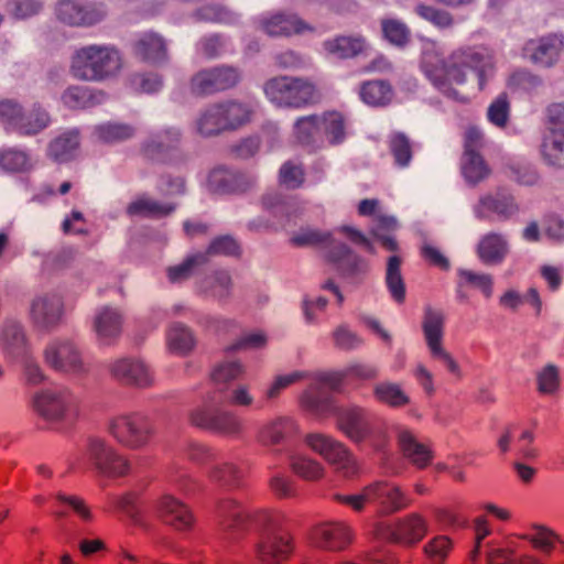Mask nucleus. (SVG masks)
<instances>
[{"mask_svg":"<svg viewBox=\"0 0 564 564\" xmlns=\"http://www.w3.org/2000/svg\"><path fill=\"white\" fill-rule=\"evenodd\" d=\"M377 376V370L367 365H354L343 372H322L315 376L310 388L303 393L301 402L303 406L318 416H337V427L349 440L356 443L366 440L381 451L387 442L386 435H380V443L375 442V422L358 406L337 408L333 399V392L341 391L352 381L369 380Z\"/></svg>","mask_w":564,"mask_h":564,"instance_id":"1","label":"nucleus"},{"mask_svg":"<svg viewBox=\"0 0 564 564\" xmlns=\"http://www.w3.org/2000/svg\"><path fill=\"white\" fill-rule=\"evenodd\" d=\"M420 67L441 94L465 102L467 98L459 87L466 84L467 73L476 74L478 87L482 90L495 75L496 61L492 51L485 46H462L444 59L436 43L429 41L423 45Z\"/></svg>","mask_w":564,"mask_h":564,"instance_id":"2","label":"nucleus"},{"mask_svg":"<svg viewBox=\"0 0 564 564\" xmlns=\"http://www.w3.org/2000/svg\"><path fill=\"white\" fill-rule=\"evenodd\" d=\"M220 540L230 543L239 540L250 527L259 529L257 556L261 564H280L282 558V534L278 517L261 511L254 514L246 512L234 499L218 502Z\"/></svg>","mask_w":564,"mask_h":564,"instance_id":"3","label":"nucleus"},{"mask_svg":"<svg viewBox=\"0 0 564 564\" xmlns=\"http://www.w3.org/2000/svg\"><path fill=\"white\" fill-rule=\"evenodd\" d=\"M560 536L550 528L533 524L524 532L512 534L498 542H491L487 551V564H549L547 560L538 554L525 552V544L549 556Z\"/></svg>","mask_w":564,"mask_h":564,"instance_id":"4","label":"nucleus"},{"mask_svg":"<svg viewBox=\"0 0 564 564\" xmlns=\"http://www.w3.org/2000/svg\"><path fill=\"white\" fill-rule=\"evenodd\" d=\"M347 127V119L343 112L328 110L300 117L293 124L291 138L307 152H316L344 142Z\"/></svg>","mask_w":564,"mask_h":564,"instance_id":"5","label":"nucleus"},{"mask_svg":"<svg viewBox=\"0 0 564 564\" xmlns=\"http://www.w3.org/2000/svg\"><path fill=\"white\" fill-rule=\"evenodd\" d=\"M120 67L121 57L115 47L94 44L75 52L70 70L77 79L100 82L113 76Z\"/></svg>","mask_w":564,"mask_h":564,"instance_id":"6","label":"nucleus"},{"mask_svg":"<svg viewBox=\"0 0 564 564\" xmlns=\"http://www.w3.org/2000/svg\"><path fill=\"white\" fill-rule=\"evenodd\" d=\"M0 121L7 131L21 137H34L50 127L52 119L48 111L39 102L25 110L12 99L0 101Z\"/></svg>","mask_w":564,"mask_h":564,"instance_id":"7","label":"nucleus"},{"mask_svg":"<svg viewBox=\"0 0 564 564\" xmlns=\"http://www.w3.org/2000/svg\"><path fill=\"white\" fill-rule=\"evenodd\" d=\"M430 532L429 519L417 512H409L392 522L379 521L375 524L373 535L404 547L420 544Z\"/></svg>","mask_w":564,"mask_h":564,"instance_id":"8","label":"nucleus"},{"mask_svg":"<svg viewBox=\"0 0 564 564\" xmlns=\"http://www.w3.org/2000/svg\"><path fill=\"white\" fill-rule=\"evenodd\" d=\"M107 430L119 444L131 449L143 448L155 434L153 421L141 411L126 412L111 417Z\"/></svg>","mask_w":564,"mask_h":564,"instance_id":"9","label":"nucleus"},{"mask_svg":"<svg viewBox=\"0 0 564 564\" xmlns=\"http://www.w3.org/2000/svg\"><path fill=\"white\" fill-rule=\"evenodd\" d=\"M313 452L321 455L335 470L346 479H354L360 474V466L352 453L340 442L322 433H311L304 438Z\"/></svg>","mask_w":564,"mask_h":564,"instance_id":"10","label":"nucleus"},{"mask_svg":"<svg viewBox=\"0 0 564 564\" xmlns=\"http://www.w3.org/2000/svg\"><path fill=\"white\" fill-rule=\"evenodd\" d=\"M189 420L199 429L225 436H237L243 429L241 420L234 412L216 404L214 398L194 409Z\"/></svg>","mask_w":564,"mask_h":564,"instance_id":"11","label":"nucleus"},{"mask_svg":"<svg viewBox=\"0 0 564 564\" xmlns=\"http://www.w3.org/2000/svg\"><path fill=\"white\" fill-rule=\"evenodd\" d=\"M43 360L56 372L73 376H83L88 372L79 347L69 338L51 339L43 350Z\"/></svg>","mask_w":564,"mask_h":564,"instance_id":"12","label":"nucleus"},{"mask_svg":"<svg viewBox=\"0 0 564 564\" xmlns=\"http://www.w3.org/2000/svg\"><path fill=\"white\" fill-rule=\"evenodd\" d=\"M35 412L47 421H69L77 416V400L67 388L39 391L33 397Z\"/></svg>","mask_w":564,"mask_h":564,"instance_id":"13","label":"nucleus"},{"mask_svg":"<svg viewBox=\"0 0 564 564\" xmlns=\"http://www.w3.org/2000/svg\"><path fill=\"white\" fill-rule=\"evenodd\" d=\"M310 540L317 549L328 552H341L352 544L355 531L344 520L324 521L311 530Z\"/></svg>","mask_w":564,"mask_h":564,"instance_id":"14","label":"nucleus"},{"mask_svg":"<svg viewBox=\"0 0 564 564\" xmlns=\"http://www.w3.org/2000/svg\"><path fill=\"white\" fill-rule=\"evenodd\" d=\"M107 10L102 3L85 0H61L56 6L58 21L69 26H91L102 21Z\"/></svg>","mask_w":564,"mask_h":564,"instance_id":"15","label":"nucleus"},{"mask_svg":"<svg viewBox=\"0 0 564 564\" xmlns=\"http://www.w3.org/2000/svg\"><path fill=\"white\" fill-rule=\"evenodd\" d=\"M108 371L116 381L135 388L145 389L153 384V372L142 359L131 356L109 361Z\"/></svg>","mask_w":564,"mask_h":564,"instance_id":"16","label":"nucleus"},{"mask_svg":"<svg viewBox=\"0 0 564 564\" xmlns=\"http://www.w3.org/2000/svg\"><path fill=\"white\" fill-rule=\"evenodd\" d=\"M547 134L542 143V154L552 165L564 166V105L547 108Z\"/></svg>","mask_w":564,"mask_h":564,"instance_id":"17","label":"nucleus"},{"mask_svg":"<svg viewBox=\"0 0 564 564\" xmlns=\"http://www.w3.org/2000/svg\"><path fill=\"white\" fill-rule=\"evenodd\" d=\"M369 503L376 505L383 514H392L409 508L412 499L395 482L376 480L367 485Z\"/></svg>","mask_w":564,"mask_h":564,"instance_id":"18","label":"nucleus"},{"mask_svg":"<svg viewBox=\"0 0 564 564\" xmlns=\"http://www.w3.org/2000/svg\"><path fill=\"white\" fill-rule=\"evenodd\" d=\"M87 455L95 468L106 476H123L129 470L128 460L98 436L88 438Z\"/></svg>","mask_w":564,"mask_h":564,"instance_id":"19","label":"nucleus"},{"mask_svg":"<svg viewBox=\"0 0 564 564\" xmlns=\"http://www.w3.org/2000/svg\"><path fill=\"white\" fill-rule=\"evenodd\" d=\"M239 82L237 69L219 66L204 69L191 79V91L195 96H207L234 87Z\"/></svg>","mask_w":564,"mask_h":564,"instance_id":"20","label":"nucleus"},{"mask_svg":"<svg viewBox=\"0 0 564 564\" xmlns=\"http://www.w3.org/2000/svg\"><path fill=\"white\" fill-rule=\"evenodd\" d=\"M444 317L441 312L426 310L423 321V332L433 359L442 362L453 375H458L459 368L452 356L443 348Z\"/></svg>","mask_w":564,"mask_h":564,"instance_id":"21","label":"nucleus"},{"mask_svg":"<svg viewBox=\"0 0 564 564\" xmlns=\"http://www.w3.org/2000/svg\"><path fill=\"white\" fill-rule=\"evenodd\" d=\"M282 166L278 170V184L268 187L261 196L262 214L248 223L250 231H265L278 225L282 218Z\"/></svg>","mask_w":564,"mask_h":564,"instance_id":"22","label":"nucleus"},{"mask_svg":"<svg viewBox=\"0 0 564 564\" xmlns=\"http://www.w3.org/2000/svg\"><path fill=\"white\" fill-rule=\"evenodd\" d=\"M30 315L39 328L52 330L63 318L64 301L55 292L40 294L31 302Z\"/></svg>","mask_w":564,"mask_h":564,"instance_id":"23","label":"nucleus"},{"mask_svg":"<svg viewBox=\"0 0 564 564\" xmlns=\"http://www.w3.org/2000/svg\"><path fill=\"white\" fill-rule=\"evenodd\" d=\"M182 132L176 127H167L152 133L141 147L143 155L152 161L169 162L178 151Z\"/></svg>","mask_w":564,"mask_h":564,"instance_id":"24","label":"nucleus"},{"mask_svg":"<svg viewBox=\"0 0 564 564\" xmlns=\"http://www.w3.org/2000/svg\"><path fill=\"white\" fill-rule=\"evenodd\" d=\"M564 50V35L550 34L538 40H530L523 47V55L531 62L551 66Z\"/></svg>","mask_w":564,"mask_h":564,"instance_id":"25","label":"nucleus"},{"mask_svg":"<svg viewBox=\"0 0 564 564\" xmlns=\"http://www.w3.org/2000/svg\"><path fill=\"white\" fill-rule=\"evenodd\" d=\"M207 185L216 194H238L251 188L254 178L241 172L218 167L209 173Z\"/></svg>","mask_w":564,"mask_h":564,"instance_id":"26","label":"nucleus"},{"mask_svg":"<svg viewBox=\"0 0 564 564\" xmlns=\"http://www.w3.org/2000/svg\"><path fill=\"white\" fill-rule=\"evenodd\" d=\"M533 429L511 426L498 440V447L501 453L513 449L523 458L534 459L539 456V449L533 445Z\"/></svg>","mask_w":564,"mask_h":564,"instance_id":"27","label":"nucleus"},{"mask_svg":"<svg viewBox=\"0 0 564 564\" xmlns=\"http://www.w3.org/2000/svg\"><path fill=\"white\" fill-rule=\"evenodd\" d=\"M162 520L178 531L189 530L194 523V516L188 507L171 495H165L158 503Z\"/></svg>","mask_w":564,"mask_h":564,"instance_id":"28","label":"nucleus"},{"mask_svg":"<svg viewBox=\"0 0 564 564\" xmlns=\"http://www.w3.org/2000/svg\"><path fill=\"white\" fill-rule=\"evenodd\" d=\"M398 444L403 456L416 468L423 469L431 464L433 459L431 447L425 443L419 442L408 429H399Z\"/></svg>","mask_w":564,"mask_h":564,"instance_id":"29","label":"nucleus"},{"mask_svg":"<svg viewBox=\"0 0 564 564\" xmlns=\"http://www.w3.org/2000/svg\"><path fill=\"white\" fill-rule=\"evenodd\" d=\"M319 99L318 90L308 80L284 76V106L301 108L313 105Z\"/></svg>","mask_w":564,"mask_h":564,"instance_id":"30","label":"nucleus"},{"mask_svg":"<svg viewBox=\"0 0 564 564\" xmlns=\"http://www.w3.org/2000/svg\"><path fill=\"white\" fill-rule=\"evenodd\" d=\"M133 53L150 64H161L167 61V50L164 39L154 32L139 35L133 43Z\"/></svg>","mask_w":564,"mask_h":564,"instance_id":"31","label":"nucleus"},{"mask_svg":"<svg viewBox=\"0 0 564 564\" xmlns=\"http://www.w3.org/2000/svg\"><path fill=\"white\" fill-rule=\"evenodd\" d=\"M94 328L98 338L109 344L121 334V312L111 306L101 307L95 316Z\"/></svg>","mask_w":564,"mask_h":564,"instance_id":"32","label":"nucleus"},{"mask_svg":"<svg viewBox=\"0 0 564 564\" xmlns=\"http://www.w3.org/2000/svg\"><path fill=\"white\" fill-rule=\"evenodd\" d=\"M79 144L78 130H67L50 141L46 155L57 163L68 162L75 158Z\"/></svg>","mask_w":564,"mask_h":564,"instance_id":"33","label":"nucleus"},{"mask_svg":"<svg viewBox=\"0 0 564 564\" xmlns=\"http://www.w3.org/2000/svg\"><path fill=\"white\" fill-rule=\"evenodd\" d=\"M199 290L217 301H226L232 292L231 275L226 270H216L199 282Z\"/></svg>","mask_w":564,"mask_h":564,"instance_id":"34","label":"nucleus"},{"mask_svg":"<svg viewBox=\"0 0 564 564\" xmlns=\"http://www.w3.org/2000/svg\"><path fill=\"white\" fill-rule=\"evenodd\" d=\"M221 108L226 131H235L251 121L253 109L250 105L237 100L218 102Z\"/></svg>","mask_w":564,"mask_h":564,"instance_id":"35","label":"nucleus"},{"mask_svg":"<svg viewBox=\"0 0 564 564\" xmlns=\"http://www.w3.org/2000/svg\"><path fill=\"white\" fill-rule=\"evenodd\" d=\"M484 210L495 214L499 219L506 220L519 210L513 197L506 191H499L495 195H488L480 200Z\"/></svg>","mask_w":564,"mask_h":564,"instance_id":"36","label":"nucleus"},{"mask_svg":"<svg viewBox=\"0 0 564 564\" xmlns=\"http://www.w3.org/2000/svg\"><path fill=\"white\" fill-rule=\"evenodd\" d=\"M474 288L479 290L482 295L489 299L492 295L494 282L490 275L476 273L468 270L459 271L457 284V295L460 300H467V290Z\"/></svg>","mask_w":564,"mask_h":564,"instance_id":"37","label":"nucleus"},{"mask_svg":"<svg viewBox=\"0 0 564 564\" xmlns=\"http://www.w3.org/2000/svg\"><path fill=\"white\" fill-rule=\"evenodd\" d=\"M219 104L206 107L196 120V130L202 137H215L226 132Z\"/></svg>","mask_w":564,"mask_h":564,"instance_id":"38","label":"nucleus"},{"mask_svg":"<svg viewBox=\"0 0 564 564\" xmlns=\"http://www.w3.org/2000/svg\"><path fill=\"white\" fill-rule=\"evenodd\" d=\"M477 252L484 263H499L508 252L507 242L502 236L489 234L480 240Z\"/></svg>","mask_w":564,"mask_h":564,"instance_id":"39","label":"nucleus"},{"mask_svg":"<svg viewBox=\"0 0 564 564\" xmlns=\"http://www.w3.org/2000/svg\"><path fill=\"white\" fill-rule=\"evenodd\" d=\"M176 209L175 204H163L148 197H140L130 203L127 213L130 216H144L150 218H161L172 214Z\"/></svg>","mask_w":564,"mask_h":564,"instance_id":"40","label":"nucleus"},{"mask_svg":"<svg viewBox=\"0 0 564 564\" xmlns=\"http://www.w3.org/2000/svg\"><path fill=\"white\" fill-rule=\"evenodd\" d=\"M205 264H207V254L200 251L194 252L186 256L181 263L169 267L166 274L170 282L181 283L188 280L196 269Z\"/></svg>","mask_w":564,"mask_h":564,"instance_id":"41","label":"nucleus"},{"mask_svg":"<svg viewBox=\"0 0 564 564\" xmlns=\"http://www.w3.org/2000/svg\"><path fill=\"white\" fill-rule=\"evenodd\" d=\"M453 550L454 541L445 534H437L423 545V554L430 564H446Z\"/></svg>","mask_w":564,"mask_h":564,"instance_id":"42","label":"nucleus"},{"mask_svg":"<svg viewBox=\"0 0 564 564\" xmlns=\"http://www.w3.org/2000/svg\"><path fill=\"white\" fill-rule=\"evenodd\" d=\"M169 348L178 355H187L194 348L196 340L192 330L182 323H173L167 330Z\"/></svg>","mask_w":564,"mask_h":564,"instance_id":"43","label":"nucleus"},{"mask_svg":"<svg viewBox=\"0 0 564 564\" xmlns=\"http://www.w3.org/2000/svg\"><path fill=\"white\" fill-rule=\"evenodd\" d=\"M104 94L101 91L93 93L89 88L83 86L68 87L62 95L63 104L70 109H83L91 107L101 101Z\"/></svg>","mask_w":564,"mask_h":564,"instance_id":"44","label":"nucleus"},{"mask_svg":"<svg viewBox=\"0 0 564 564\" xmlns=\"http://www.w3.org/2000/svg\"><path fill=\"white\" fill-rule=\"evenodd\" d=\"M401 259L392 256L388 259L386 284L394 302L402 304L405 300V284L401 274Z\"/></svg>","mask_w":564,"mask_h":564,"instance_id":"45","label":"nucleus"},{"mask_svg":"<svg viewBox=\"0 0 564 564\" xmlns=\"http://www.w3.org/2000/svg\"><path fill=\"white\" fill-rule=\"evenodd\" d=\"M325 50L338 58L352 57L366 47L365 40L361 37L338 36L332 41L325 42Z\"/></svg>","mask_w":564,"mask_h":564,"instance_id":"46","label":"nucleus"},{"mask_svg":"<svg viewBox=\"0 0 564 564\" xmlns=\"http://www.w3.org/2000/svg\"><path fill=\"white\" fill-rule=\"evenodd\" d=\"M359 95L370 106H384L392 98V89L386 82L371 80L362 84Z\"/></svg>","mask_w":564,"mask_h":564,"instance_id":"47","label":"nucleus"},{"mask_svg":"<svg viewBox=\"0 0 564 564\" xmlns=\"http://www.w3.org/2000/svg\"><path fill=\"white\" fill-rule=\"evenodd\" d=\"M462 171L466 181L470 184H477L485 180L490 170L479 153L464 154Z\"/></svg>","mask_w":564,"mask_h":564,"instance_id":"48","label":"nucleus"},{"mask_svg":"<svg viewBox=\"0 0 564 564\" xmlns=\"http://www.w3.org/2000/svg\"><path fill=\"white\" fill-rule=\"evenodd\" d=\"M44 3L41 0H6L3 9L14 20H26L41 13Z\"/></svg>","mask_w":564,"mask_h":564,"instance_id":"49","label":"nucleus"},{"mask_svg":"<svg viewBox=\"0 0 564 564\" xmlns=\"http://www.w3.org/2000/svg\"><path fill=\"white\" fill-rule=\"evenodd\" d=\"M98 139L107 143L126 141L133 137L134 128L127 123L108 122L96 127Z\"/></svg>","mask_w":564,"mask_h":564,"instance_id":"50","label":"nucleus"},{"mask_svg":"<svg viewBox=\"0 0 564 564\" xmlns=\"http://www.w3.org/2000/svg\"><path fill=\"white\" fill-rule=\"evenodd\" d=\"M30 165L29 154L18 148L0 150V167L9 172H22Z\"/></svg>","mask_w":564,"mask_h":564,"instance_id":"51","label":"nucleus"},{"mask_svg":"<svg viewBox=\"0 0 564 564\" xmlns=\"http://www.w3.org/2000/svg\"><path fill=\"white\" fill-rule=\"evenodd\" d=\"M375 395L379 402L390 406H403L409 403L408 395L398 384L383 382L375 388Z\"/></svg>","mask_w":564,"mask_h":564,"instance_id":"52","label":"nucleus"},{"mask_svg":"<svg viewBox=\"0 0 564 564\" xmlns=\"http://www.w3.org/2000/svg\"><path fill=\"white\" fill-rule=\"evenodd\" d=\"M243 373V367L239 361L220 362L210 373L212 381L216 386H227L231 381L239 379Z\"/></svg>","mask_w":564,"mask_h":564,"instance_id":"53","label":"nucleus"},{"mask_svg":"<svg viewBox=\"0 0 564 564\" xmlns=\"http://www.w3.org/2000/svg\"><path fill=\"white\" fill-rule=\"evenodd\" d=\"M202 252L207 254L208 262L210 256L238 257L240 254V246L232 236L225 235L214 238L207 250Z\"/></svg>","mask_w":564,"mask_h":564,"instance_id":"54","label":"nucleus"},{"mask_svg":"<svg viewBox=\"0 0 564 564\" xmlns=\"http://www.w3.org/2000/svg\"><path fill=\"white\" fill-rule=\"evenodd\" d=\"M3 343L12 355L25 351V334L23 327L14 322L8 323L3 329Z\"/></svg>","mask_w":564,"mask_h":564,"instance_id":"55","label":"nucleus"},{"mask_svg":"<svg viewBox=\"0 0 564 564\" xmlns=\"http://www.w3.org/2000/svg\"><path fill=\"white\" fill-rule=\"evenodd\" d=\"M291 466L295 474L307 480H317L324 475L322 464L305 456L293 457Z\"/></svg>","mask_w":564,"mask_h":564,"instance_id":"56","label":"nucleus"},{"mask_svg":"<svg viewBox=\"0 0 564 564\" xmlns=\"http://www.w3.org/2000/svg\"><path fill=\"white\" fill-rule=\"evenodd\" d=\"M213 481L221 486H235L240 478V470L229 462H218L209 471Z\"/></svg>","mask_w":564,"mask_h":564,"instance_id":"57","label":"nucleus"},{"mask_svg":"<svg viewBox=\"0 0 564 564\" xmlns=\"http://www.w3.org/2000/svg\"><path fill=\"white\" fill-rule=\"evenodd\" d=\"M296 247H326L332 243L330 236L313 229H302L291 238Z\"/></svg>","mask_w":564,"mask_h":564,"instance_id":"58","label":"nucleus"},{"mask_svg":"<svg viewBox=\"0 0 564 564\" xmlns=\"http://www.w3.org/2000/svg\"><path fill=\"white\" fill-rule=\"evenodd\" d=\"M390 152L400 166H406L412 158L409 139L402 133H394L389 139Z\"/></svg>","mask_w":564,"mask_h":564,"instance_id":"59","label":"nucleus"},{"mask_svg":"<svg viewBox=\"0 0 564 564\" xmlns=\"http://www.w3.org/2000/svg\"><path fill=\"white\" fill-rule=\"evenodd\" d=\"M384 37L392 44L403 45L409 41V29L397 19H386L381 22Z\"/></svg>","mask_w":564,"mask_h":564,"instance_id":"60","label":"nucleus"},{"mask_svg":"<svg viewBox=\"0 0 564 564\" xmlns=\"http://www.w3.org/2000/svg\"><path fill=\"white\" fill-rule=\"evenodd\" d=\"M258 440L261 445L275 449L282 440V420L275 417L267 422L259 431Z\"/></svg>","mask_w":564,"mask_h":564,"instance_id":"61","label":"nucleus"},{"mask_svg":"<svg viewBox=\"0 0 564 564\" xmlns=\"http://www.w3.org/2000/svg\"><path fill=\"white\" fill-rule=\"evenodd\" d=\"M415 12L421 18L430 21L438 28H449L453 24V18L451 13L445 10L437 9L433 6L423 3L417 4L415 7Z\"/></svg>","mask_w":564,"mask_h":564,"instance_id":"62","label":"nucleus"},{"mask_svg":"<svg viewBox=\"0 0 564 564\" xmlns=\"http://www.w3.org/2000/svg\"><path fill=\"white\" fill-rule=\"evenodd\" d=\"M510 106L506 94L499 95L488 108V120L499 127L503 128L509 118Z\"/></svg>","mask_w":564,"mask_h":564,"instance_id":"63","label":"nucleus"},{"mask_svg":"<svg viewBox=\"0 0 564 564\" xmlns=\"http://www.w3.org/2000/svg\"><path fill=\"white\" fill-rule=\"evenodd\" d=\"M333 501L349 507L355 512H362L369 503L367 486L360 492L354 495L335 494Z\"/></svg>","mask_w":564,"mask_h":564,"instance_id":"64","label":"nucleus"}]
</instances>
